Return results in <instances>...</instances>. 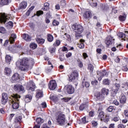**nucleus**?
Instances as JSON below:
<instances>
[{
	"label": "nucleus",
	"mask_w": 128,
	"mask_h": 128,
	"mask_svg": "<svg viewBox=\"0 0 128 128\" xmlns=\"http://www.w3.org/2000/svg\"><path fill=\"white\" fill-rule=\"evenodd\" d=\"M30 64H34V60L32 58H24L22 59L18 60L16 62V66L18 68H20L21 70L25 72L28 70L30 68Z\"/></svg>",
	"instance_id": "obj_1"
},
{
	"label": "nucleus",
	"mask_w": 128,
	"mask_h": 128,
	"mask_svg": "<svg viewBox=\"0 0 128 128\" xmlns=\"http://www.w3.org/2000/svg\"><path fill=\"white\" fill-rule=\"evenodd\" d=\"M56 120L60 126H64L66 122V115L62 112H58Z\"/></svg>",
	"instance_id": "obj_2"
},
{
	"label": "nucleus",
	"mask_w": 128,
	"mask_h": 128,
	"mask_svg": "<svg viewBox=\"0 0 128 128\" xmlns=\"http://www.w3.org/2000/svg\"><path fill=\"white\" fill-rule=\"evenodd\" d=\"M72 28L77 34H80L84 32V27L82 25L77 24H74L72 26Z\"/></svg>",
	"instance_id": "obj_3"
},
{
	"label": "nucleus",
	"mask_w": 128,
	"mask_h": 128,
	"mask_svg": "<svg viewBox=\"0 0 128 128\" xmlns=\"http://www.w3.org/2000/svg\"><path fill=\"white\" fill-rule=\"evenodd\" d=\"M64 90H66L68 94H72L74 92V86L70 84L65 86Z\"/></svg>",
	"instance_id": "obj_4"
},
{
	"label": "nucleus",
	"mask_w": 128,
	"mask_h": 128,
	"mask_svg": "<svg viewBox=\"0 0 128 128\" xmlns=\"http://www.w3.org/2000/svg\"><path fill=\"white\" fill-rule=\"evenodd\" d=\"M105 43L106 44L108 48L112 44H114V39L112 36H108L106 38V40H105Z\"/></svg>",
	"instance_id": "obj_5"
},
{
	"label": "nucleus",
	"mask_w": 128,
	"mask_h": 128,
	"mask_svg": "<svg viewBox=\"0 0 128 128\" xmlns=\"http://www.w3.org/2000/svg\"><path fill=\"white\" fill-rule=\"evenodd\" d=\"M106 76H108V72H106V70H103L102 72H98L96 78H98V80L100 82L102 78Z\"/></svg>",
	"instance_id": "obj_6"
},
{
	"label": "nucleus",
	"mask_w": 128,
	"mask_h": 128,
	"mask_svg": "<svg viewBox=\"0 0 128 128\" xmlns=\"http://www.w3.org/2000/svg\"><path fill=\"white\" fill-rule=\"evenodd\" d=\"M10 18L9 16H8L6 13H1L0 14V22H4L6 24L7 20H8Z\"/></svg>",
	"instance_id": "obj_7"
},
{
	"label": "nucleus",
	"mask_w": 128,
	"mask_h": 128,
	"mask_svg": "<svg viewBox=\"0 0 128 128\" xmlns=\"http://www.w3.org/2000/svg\"><path fill=\"white\" fill-rule=\"evenodd\" d=\"M2 96L1 103L2 104L4 105L8 100V96L6 93H3Z\"/></svg>",
	"instance_id": "obj_8"
},
{
	"label": "nucleus",
	"mask_w": 128,
	"mask_h": 128,
	"mask_svg": "<svg viewBox=\"0 0 128 128\" xmlns=\"http://www.w3.org/2000/svg\"><path fill=\"white\" fill-rule=\"evenodd\" d=\"M78 71H73L69 76V81L72 82V80H76V78H78Z\"/></svg>",
	"instance_id": "obj_9"
},
{
	"label": "nucleus",
	"mask_w": 128,
	"mask_h": 128,
	"mask_svg": "<svg viewBox=\"0 0 128 128\" xmlns=\"http://www.w3.org/2000/svg\"><path fill=\"white\" fill-rule=\"evenodd\" d=\"M14 90L17 92H24V88L20 84H16L14 87Z\"/></svg>",
	"instance_id": "obj_10"
},
{
	"label": "nucleus",
	"mask_w": 128,
	"mask_h": 128,
	"mask_svg": "<svg viewBox=\"0 0 128 128\" xmlns=\"http://www.w3.org/2000/svg\"><path fill=\"white\" fill-rule=\"evenodd\" d=\"M48 88L50 90H56V80H52L50 81L48 84Z\"/></svg>",
	"instance_id": "obj_11"
},
{
	"label": "nucleus",
	"mask_w": 128,
	"mask_h": 128,
	"mask_svg": "<svg viewBox=\"0 0 128 128\" xmlns=\"http://www.w3.org/2000/svg\"><path fill=\"white\" fill-rule=\"evenodd\" d=\"M36 88V84L32 81H30L27 86V90L34 92Z\"/></svg>",
	"instance_id": "obj_12"
},
{
	"label": "nucleus",
	"mask_w": 128,
	"mask_h": 128,
	"mask_svg": "<svg viewBox=\"0 0 128 128\" xmlns=\"http://www.w3.org/2000/svg\"><path fill=\"white\" fill-rule=\"evenodd\" d=\"M94 96L97 100H104V94L100 92H96L94 94Z\"/></svg>",
	"instance_id": "obj_13"
},
{
	"label": "nucleus",
	"mask_w": 128,
	"mask_h": 128,
	"mask_svg": "<svg viewBox=\"0 0 128 128\" xmlns=\"http://www.w3.org/2000/svg\"><path fill=\"white\" fill-rule=\"evenodd\" d=\"M114 92L115 94H116L120 92V84L116 83L114 84Z\"/></svg>",
	"instance_id": "obj_14"
},
{
	"label": "nucleus",
	"mask_w": 128,
	"mask_h": 128,
	"mask_svg": "<svg viewBox=\"0 0 128 128\" xmlns=\"http://www.w3.org/2000/svg\"><path fill=\"white\" fill-rule=\"evenodd\" d=\"M118 36L119 38H122L123 40H124L125 42H128V38H127L126 34H124L123 32L118 33Z\"/></svg>",
	"instance_id": "obj_15"
},
{
	"label": "nucleus",
	"mask_w": 128,
	"mask_h": 128,
	"mask_svg": "<svg viewBox=\"0 0 128 128\" xmlns=\"http://www.w3.org/2000/svg\"><path fill=\"white\" fill-rule=\"evenodd\" d=\"M36 40V42L38 44H44V39L42 38L40 36H37Z\"/></svg>",
	"instance_id": "obj_16"
},
{
	"label": "nucleus",
	"mask_w": 128,
	"mask_h": 128,
	"mask_svg": "<svg viewBox=\"0 0 128 128\" xmlns=\"http://www.w3.org/2000/svg\"><path fill=\"white\" fill-rule=\"evenodd\" d=\"M83 16L85 20H88V18H92V12L88 11L86 12H84Z\"/></svg>",
	"instance_id": "obj_17"
},
{
	"label": "nucleus",
	"mask_w": 128,
	"mask_h": 128,
	"mask_svg": "<svg viewBox=\"0 0 128 128\" xmlns=\"http://www.w3.org/2000/svg\"><path fill=\"white\" fill-rule=\"evenodd\" d=\"M27 6L28 3L26 2H22L20 4L18 8L20 10H24Z\"/></svg>",
	"instance_id": "obj_18"
},
{
	"label": "nucleus",
	"mask_w": 128,
	"mask_h": 128,
	"mask_svg": "<svg viewBox=\"0 0 128 128\" xmlns=\"http://www.w3.org/2000/svg\"><path fill=\"white\" fill-rule=\"evenodd\" d=\"M22 38L26 42H30L32 40V38L28 36V34H22Z\"/></svg>",
	"instance_id": "obj_19"
},
{
	"label": "nucleus",
	"mask_w": 128,
	"mask_h": 128,
	"mask_svg": "<svg viewBox=\"0 0 128 128\" xmlns=\"http://www.w3.org/2000/svg\"><path fill=\"white\" fill-rule=\"evenodd\" d=\"M108 92H109V90L108 89L106 88H102V90H101V94H103V96H108Z\"/></svg>",
	"instance_id": "obj_20"
},
{
	"label": "nucleus",
	"mask_w": 128,
	"mask_h": 128,
	"mask_svg": "<svg viewBox=\"0 0 128 128\" xmlns=\"http://www.w3.org/2000/svg\"><path fill=\"white\" fill-rule=\"evenodd\" d=\"M4 72L6 76H10L12 74V69L10 68L6 67L4 70Z\"/></svg>",
	"instance_id": "obj_21"
},
{
	"label": "nucleus",
	"mask_w": 128,
	"mask_h": 128,
	"mask_svg": "<svg viewBox=\"0 0 128 128\" xmlns=\"http://www.w3.org/2000/svg\"><path fill=\"white\" fill-rule=\"evenodd\" d=\"M44 94H42V90H36V97L42 98Z\"/></svg>",
	"instance_id": "obj_22"
},
{
	"label": "nucleus",
	"mask_w": 128,
	"mask_h": 128,
	"mask_svg": "<svg viewBox=\"0 0 128 128\" xmlns=\"http://www.w3.org/2000/svg\"><path fill=\"white\" fill-rule=\"evenodd\" d=\"M16 35L14 34H12L10 38V44H14V40H16Z\"/></svg>",
	"instance_id": "obj_23"
},
{
	"label": "nucleus",
	"mask_w": 128,
	"mask_h": 128,
	"mask_svg": "<svg viewBox=\"0 0 128 128\" xmlns=\"http://www.w3.org/2000/svg\"><path fill=\"white\" fill-rule=\"evenodd\" d=\"M12 108L14 110H18V108H20V105L18 104V102H16L12 100Z\"/></svg>",
	"instance_id": "obj_24"
},
{
	"label": "nucleus",
	"mask_w": 128,
	"mask_h": 128,
	"mask_svg": "<svg viewBox=\"0 0 128 128\" xmlns=\"http://www.w3.org/2000/svg\"><path fill=\"white\" fill-rule=\"evenodd\" d=\"M10 2H12V0H0V4L6 6Z\"/></svg>",
	"instance_id": "obj_25"
},
{
	"label": "nucleus",
	"mask_w": 128,
	"mask_h": 128,
	"mask_svg": "<svg viewBox=\"0 0 128 128\" xmlns=\"http://www.w3.org/2000/svg\"><path fill=\"white\" fill-rule=\"evenodd\" d=\"M12 80L14 82L18 80H20V75L18 74V73L14 74L12 76Z\"/></svg>",
	"instance_id": "obj_26"
},
{
	"label": "nucleus",
	"mask_w": 128,
	"mask_h": 128,
	"mask_svg": "<svg viewBox=\"0 0 128 128\" xmlns=\"http://www.w3.org/2000/svg\"><path fill=\"white\" fill-rule=\"evenodd\" d=\"M126 96L122 95L120 98V104H126Z\"/></svg>",
	"instance_id": "obj_27"
},
{
	"label": "nucleus",
	"mask_w": 128,
	"mask_h": 128,
	"mask_svg": "<svg viewBox=\"0 0 128 128\" xmlns=\"http://www.w3.org/2000/svg\"><path fill=\"white\" fill-rule=\"evenodd\" d=\"M88 106L87 104H82L80 106V110H86V108H88Z\"/></svg>",
	"instance_id": "obj_28"
},
{
	"label": "nucleus",
	"mask_w": 128,
	"mask_h": 128,
	"mask_svg": "<svg viewBox=\"0 0 128 128\" xmlns=\"http://www.w3.org/2000/svg\"><path fill=\"white\" fill-rule=\"evenodd\" d=\"M104 116V112H100L98 115V120H102Z\"/></svg>",
	"instance_id": "obj_29"
},
{
	"label": "nucleus",
	"mask_w": 128,
	"mask_h": 128,
	"mask_svg": "<svg viewBox=\"0 0 128 128\" xmlns=\"http://www.w3.org/2000/svg\"><path fill=\"white\" fill-rule=\"evenodd\" d=\"M44 122V119L40 118H38L36 119V122L37 123V125L40 126V124H42Z\"/></svg>",
	"instance_id": "obj_30"
},
{
	"label": "nucleus",
	"mask_w": 128,
	"mask_h": 128,
	"mask_svg": "<svg viewBox=\"0 0 128 128\" xmlns=\"http://www.w3.org/2000/svg\"><path fill=\"white\" fill-rule=\"evenodd\" d=\"M10 60H12V56L10 55H6V62H7L8 64H10Z\"/></svg>",
	"instance_id": "obj_31"
},
{
	"label": "nucleus",
	"mask_w": 128,
	"mask_h": 128,
	"mask_svg": "<svg viewBox=\"0 0 128 128\" xmlns=\"http://www.w3.org/2000/svg\"><path fill=\"white\" fill-rule=\"evenodd\" d=\"M12 98L15 100L16 102H18V98H20V96L18 94H14L12 96Z\"/></svg>",
	"instance_id": "obj_32"
},
{
	"label": "nucleus",
	"mask_w": 128,
	"mask_h": 128,
	"mask_svg": "<svg viewBox=\"0 0 128 128\" xmlns=\"http://www.w3.org/2000/svg\"><path fill=\"white\" fill-rule=\"evenodd\" d=\"M126 18V15L124 14L123 15H120L119 16V20L121 22H124Z\"/></svg>",
	"instance_id": "obj_33"
},
{
	"label": "nucleus",
	"mask_w": 128,
	"mask_h": 128,
	"mask_svg": "<svg viewBox=\"0 0 128 128\" xmlns=\"http://www.w3.org/2000/svg\"><path fill=\"white\" fill-rule=\"evenodd\" d=\"M47 40L50 42H52L54 40V36L50 34H48L47 36Z\"/></svg>",
	"instance_id": "obj_34"
},
{
	"label": "nucleus",
	"mask_w": 128,
	"mask_h": 128,
	"mask_svg": "<svg viewBox=\"0 0 128 128\" xmlns=\"http://www.w3.org/2000/svg\"><path fill=\"white\" fill-rule=\"evenodd\" d=\"M94 66L91 64L88 65V68L90 70V72H94Z\"/></svg>",
	"instance_id": "obj_35"
},
{
	"label": "nucleus",
	"mask_w": 128,
	"mask_h": 128,
	"mask_svg": "<svg viewBox=\"0 0 128 128\" xmlns=\"http://www.w3.org/2000/svg\"><path fill=\"white\" fill-rule=\"evenodd\" d=\"M30 47L32 50H36L38 48V44L36 43H32L30 44Z\"/></svg>",
	"instance_id": "obj_36"
},
{
	"label": "nucleus",
	"mask_w": 128,
	"mask_h": 128,
	"mask_svg": "<svg viewBox=\"0 0 128 128\" xmlns=\"http://www.w3.org/2000/svg\"><path fill=\"white\" fill-rule=\"evenodd\" d=\"M110 116L106 115V116L104 118H103L102 120H104V122L106 123L108 122V120H110Z\"/></svg>",
	"instance_id": "obj_37"
},
{
	"label": "nucleus",
	"mask_w": 128,
	"mask_h": 128,
	"mask_svg": "<svg viewBox=\"0 0 128 128\" xmlns=\"http://www.w3.org/2000/svg\"><path fill=\"white\" fill-rule=\"evenodd\" d=\"M82 86H85L86 88H89L90 87V83L88 82H86L84 81V80L82 82Z\"/></svg>",
	"instance_id": "obj_38"
},
{
	"label": "nucleus",
	"mask_w": 128,
	"mask_h": 128,
	"mask_svg": "<svg viewBox=\"0 0 128 128\" xmlns=\"http://www.w3.org/2000/svg\"><path fill=\"white\" fill-rule=\"evenodd\" d=\"M32 97L30 95H26V96L25 100H27V102H30V100H32Z\"/></svg>",
	"instance_id": "obj_39"
},
{
	"label": "nucleus",
	"mask_w": 128,
	"mask_h": 128,
	"mask_svg": "<svg viewBox=\"0 0 128 128\" xmlns=\"http://www.w3.org/2000/svg\"><path fill=\"white\" fill-rule=\"evenodd\" d=\"M32 97L30 95H26V96L25 100H27V102H30V100H32Z\"/></svg>",
	"instance_id": "obj_40"
},
{
	"label": "nucleus",
	"mask_w": 128,
	"mask_h": 128,
	"mask_svg": "<svg viewBox=\"0 0 128 128\" xmlns=\"http://www.w3.org/2000/svg\"><path fill=\"white\" fill-rule=\"evenodd\" d=\"M34 6H31L28 10V12H26V16H29L30 14V12H32V10H34Z\"/></svg>",
	"instance_id": "obj_41"
},
{
	"label": "nucleus",
	"mask_w": 128,
	"mask_h": 128,
	"mask_svg": "<svg viewBox=\"0 0 128 128\" xmlns=\"http://www.w3.org/2000/svg\"><path fill=\"white\" fill-rule=\"evenodd\" d=\"M82 124H86L88 122V121L86 120V117L84 116L81 120Z\"/></svg>",
	"instance_id": "obj_42"
},
{
	"label": "nucleus",
	"mask_w": 128,
	"mask_h": 128,
	"mask_svg": "<svg viewBox=\"0 0 128 128\" xmlns=\"http://www.w3.org/2000/svg\"><path fill=\"white\" fill-rule=\"evenodd\" d=\"M60 44V41L56 40L55 42L53 44V46H58Z\"/></svg>",
	"instance_id": "obj_43"
},
{
	"label": "nucleus",
	"mask_w": 128,
	"mask_h": 128,
	"mask_svg": "<svg viewBox=\"0 0 128 128\" xmlns=\"http://www.w3.org/2000/svg\"><path fill=\"white\" fill-rule=\"evenodd\" d=\"M103 84H104L105 86H108L110 84V80H108V79H105L102 82Z\"/></svg>",
	"instance_id": "obj_44"
},
{
	"label": "nucleus",
	"mask_w": 128,
	"mask_h": 128,
	"mask_svg": "<svg viewBox=\"0 0 128 128\" xmlns=\"http://www.w3.org/2000/svg\"><path fill=\"white\" fill-rule=\"evenodd\" d=\"M0 34H6V28L2 26L0 27Z\"/></svg>",
	"instance_id": "obj_45"
},
{
	"label": "nucleus",
	"mask_w": 128,
	"mask_h": 128,
	"mask_svg": "<svg viewBox=\"0 0 128 128\" xmlns=\"http://www.w3.org/2000/svg\"><path fill=\"white\" fill-rule=\"evenodd\" d=\"M78 66L79 68H82V66H84V64H82V62L80 60H78Z\"/></svg>",
	"instance_id": "obj_46"
},
{
	"label": "nucleus",
	"mask_w": 128,
	"mask_h": 128,
	"mask_svg": "<svg viewBox=\"0 0 128 128\" xmlns=\"http://www.w3.org/2000/svg\"><path fill=\"white\" fill-rule=\"evenodd\" d=\"M62 102H68V100H70V98H64L62 99Z\"/></svg>",
	"instance_id": "obj_47"
},
{
	"label": "nucleus",
	"mask_w": 128,
	"mask_h": 128,
	"mask_svg": "<svg viewBox=\"0 0 128 128\" xmlns=\"http://www.w3.org/2000/svg\"><path fill=\"white\" fill-rule=\"evenodd\" d=\"M108 112H112V110H114V107L112 106H110L108 108H107Z\"/></svg>",
	"instance_id": "obj_48"
},
{
	"label": "nucleus",
	"mask_w": 128,
	"mask_h": 128,
	"mask_svg": "<svg viewBox=\"0 0 128 128\" xmlns=\"http://www.w3.org/2000/svg\"><path fill=\"white\" fill-rule=\"evenodd\" d=\"M102 28V24L100 22H98L96 25V29L98 30V28Z\"/></svg>",
	"instance_id": "obj_49"
},
{
	"label": "nucleus",
	"mask_w": 128,
	"mask_h": 128,
	"mask_svg": "<svg viewBox=\"0 0 128 128\" xmlns=\"http://www.w3.org/2000/svg\"><path fill=\"white\" fill-rule=\"evenodd\" d=\"M41 14H44V12L42 10H39L36 12V15L40 16Z\"/></svg>",
	"instance_id": "obj_50"
},
{
	"label": "nucleus",
	"mask_w": 128,
	"mask_h": 128,
	"mask_svg": "<svg viewBox=\"0 0 128 128\" xmlns=\"http://www.w3.org/2000/svg\"><path fill=\"white\" fill-rule=\"evenodd\" d=\"M94 116V111H90L89 112V116H90L91 118H92Z\"/></svg>",
	"instance_id": "obj_51"
},
{
	"label": "nucleus",
	"mask_w": 128,
	"mask_h": 128,
	"mask_svg": "<svg viewBox=\"0 0 128 128\" xmlns=\"http://www.w3.org/2000/svg\"><path fill=\"white\" fill-rule=\"evenodd\" d=\"M20 120H22L20 117H17L15 118V122H20Z\"/></svg>",
	"instance_id": "obj_52"
},
{
	"label": "nucleus",
	"mask_w": 128,
	"mask_h": 128,
	"mask_svg": "<svg viewBox=\"0 0 128 128\" xmlns=\"http://www.w3.org/2000/svg\"><path fill=\"white\" fill-rule=\"evenodd\" d=\"M79 48H84V43H80L78 46Z\"/></svg>",
	"instance_id": "obj_53"
},
{
	"label": "nucleus",
	"mask_w": 128,
	"mask_h": 128,
	"mask_svg": "<svg viewBox=\"0 0 128 128\" xmlns=\"http://www.w3.org/2000/svg\"><path fill=\"white\" fill-rule=\"evenodd\" d=\"M53 24L54 26H58V24H60V22L56 21V20H54L53 21Z\"/></svg>",
	"instance_id": "obj_54"
},
{
	"label": "nucleus",
	"mask_w": 128,
	"mask_h": 128,
	"mask_svg": "<svg viewBox=\"0 0 128 128\" xmlns=\"http://www.w3.org/2000/svg\"><path fill=\"white\" fill-rule=\"evenodd\" d=\"M52 16V15H50V12H48L46 14V18H50Z\"/></svg>",
	"instance_id": "obj_55"
},
{
	"label": "nucleus",
	"mask_w": 128,
	"mask_h": 128,
	"mask_svg": "<svg viewBox=\"0 0 128 128\" xmlns=\"http://www.w3.org/2000/svg\"><path fill=\"white\" fill-rule=\"evenodd\" d=\"M66 38H68V42H72V38L70 37V36L69 34H67Z\"/></svg>",
	"instance_id": "obj_56"
},
{
	"label": "nucleus",
	"mask_w": 128,
	"mask_h": 128,
	"mask_svg": "<svg viewBox=\"0 0 128 128\" xmlns=\"http://www.w3.org/2000/svg\"><path fill=\"white\" fill-rule=\"evenodd\" d=\"M122 70L124 72H128V68L126 66H124L122 67Z\"/></svg>",
	"instance_id": "obj_57"
},
{
	"label": "nucleus",
	"mask_w": 128,
	"mask_h": 128,
	"mask_svg": "<svg viewBox=\"0 0 128 128\" xmlns=\"http://www.w3.org/2000/svg\"><path fill=\"white\" fill-rule=\"evenodd\" d=\"M92 86H96V84H98V80H94V81H92Z\"/></svg>",
	"instance_id": "obj_58"
},
{
	"label": "nucleus",
	"mask_w": 128,
	"mask_h": 128,
	"mask_svg": "<svg viewBox=\"0 0 128 128\" xmlns=\"http://www.w3.org/2000/svg\"><path fill=\"white\" fill-rule=\"evenodd\" d=\"M112 120L116 122H118V120H120V118H118V116L114 117L112 119Z\"/></svg>",
	"instance_id": "obj_59"
},
{
	"label": "nucleus",
	"mask_w": 128,
	"mask_h": 128,
	"mask_svg": "<svg viewBox=\"0 0 128 128\" xmlns=\"http://www.w3.org/2000/svg\"><path fill=\"white\" fill-rule=\"evenodd\" d=\"M92 124L93 126H98V122L96 121H92Z\"/></svg>",
	"instance_id": "obj_60"
},
{
	"label": "nucleus",
	"mask_w": 128,
	"mask_h": 128,
	"mask_svg": "<svg viewBox=\"0 0 128 128\" xmlns=\"http://www.w3.org/2000/svg\"><path fill=\"white\" fill-rule=\"evenodd\" d=\"M75 36H76V40H78V38H80L82 36V35H80V34H76V33Z\"/></svg>",
	"instance_id": "obj_61"
},
{
	"label": "nucleus",
	"mask_w": 128,
	"mask_h": 128,
	"mask_svg": "<svg viewBox=\"0 0 128 128\" xmlns=\"http://www.w3.org/2000/svg\"><path fill=\"white\" fill-rule=\"evenodd\" d=\"M113 104H115V106H118L120 103L118 102V100H114L113 101Z\"/></svg>",
	"instance_id": "obj_62"
},
{
	"label": "nucleus",
	"mask_w": 128,
	"mask_h": 128,
	"mask_svg": "<svg viewBox=\"0 0 128 128\" xmlns=\"http://www.w3.org/2000/svg\"><path fill=\"white\" fill-rule=\"evenodd\" d=\"M118 128H126V127L124 126V125L123 124H119L118 126Z\"/></svg>",
	"instance_id": "obj_63"
},
{
	"label": "nucleus",
	"mask_w": 128,
	"mask_h": 128,
	"mask_svg": "<svg viewBox=\"0 0 128 128\" xmlns=\"http://www.w3.org/2000/svg\"><path fill=\"white\" fill-rule=\"evenodd\" d=\"M124 115L126 116H128V110H125L124 111Z\"/></svg>",
	"instance_id": "obj_64"
}]
</instances>
